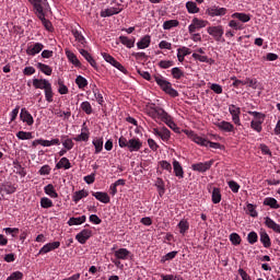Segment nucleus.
Listing matches in <instances>:
<instances>
[{
  "label": "nucleus",
  "mask_w": 280,
  "mask_h": 280,
  "mask_svg": "<svg viewBox=\"0 0 280 280\" xmlns=\"http://www.w3.org/2000/svg\"><path fill=\"white\" fill-rule=\"evenodd\" d=\"M153 78L158 86H160V89L166 93V95H170L171 97H178V91L172 88V82L164 79V77L161 74L154 75Z\"/></svg>",
  "instance_id": "1"
},
{
  "label": "nucleus",
  "mask_w": 280,
  "mask_h": 280,
  "mask_svg": "<svg viewBox=\"0 0 280 280\" xmlns=\"http://www.w3.org/2000/svg\"><path fill=\"white\" fill-rule=\"evenodd\" d=\"M114 250V257L115 259H112L113 264H115L117 267L121 266V261H128L130 257H132V253L128 250V248H119L115 249V247L112 248Z\"/></svg>",
  "instance_id": "2"
},
{
  "label": "nucleus",
  "mask_w": 280,
  "mask_h": 280,
  "mask_svg": "<svg viewBox=\"0 0 280 280\" xmlns=\"http://www.w3.org/2000/svg\"><path fill=\"white\" fill-rule=\"evenodd\" d=\"M166 113L167 112H165V109H163L162 107L155 106L154 104H152V106H149L147 109V115H149V117H151L155 121L156 119H160L162 121Z\"/></svg>",
  "instance_id": "3"
},
{
  "label": "nucleus",
  "mask_w": 280,
  "mask_h": 280,
  "mask_svg": "<svg viewBox=\"0 0 280 280\" xmlns=\"http://www.w3.org/2000/svg\"><path fill=\"white\" fill-rule=\"evenodd\" d=\"M184 132H185V135H187V137H189V139H191V141H194V143H197V145H201V148L209 147L208 139L198 136L196 132H194L191 130H185Z\"/></svg>",
  "instance_id": "4"
},
{
  "label": "nucleus",
  "mask_w": 280,
  "mask_h": 280,
  "mask_svg": "<svg viewBox=\"0 0 280 280\" xmlns=\"http://www.w3.org/2000/svg\"><path fill=\"white\" fill-rule=\"evenodd\" d=\"M207 32L214 38V40H217V43H220L222 40V36H224V27L222 25L209 26Z\"/></svg>",
  "instance_id": "5"
},
{
  "label": "nucleus",
  "mask_w": 280,
  "mask_h": 280,
  "mask_svg": "<svg viewBox=\"0 0 280 280\" xmlns=\"http://www.w3.org/2000/svg\"><path fill=\"white\" fill-rule=\"evenodd\" d=\"M213 163H215V161L210 160L207 162H199V163H195L191 165V171L192 172H200L201 174H205V172H209V170H211V167L213 166Z\"/></svg>",
  "instance_id": "6"
},
{
  "label": "nucleus",
  "mask_w": 280,
  "mask_h": 280,
  "mask_svg": "<svg viewBox=\"0 0 280 280\" xmlns=\"http://www.w3.org/2000/svg\"><path fill=\"white\" fill-rule=\"evenodd\" d=\"M207 25H209L208 21L194 18L191 24L188 26V32L189 34H194L197 30H202V27H207Z\"/></svg>",
  "instance_id": "7"
},
{
  "label": "nucleus",
  "mask_w": 280,
  "mask_h": 280,
  "mask_svg": "<svg viewBox=\"0 0 280 280\" xmlns=\"http://www.w3.org/2000/svg\"><path fill=\"white\" fill-rule=\"evenodd\" d=\"M226 12H229L226 8L218 5H212L206 10V14H208V16H224Z\"/></svg>",
  "instance_id": "8"
},
{
  "label": "nucleus",
  "mask_w": 280,
  "mask_h": 280,
  "mask_svg": "<svg viewBox=\"0 0 280 280\" xmlns=\"http://www.w3.org/2000/svg\"><path fill=\"white\" fill-rule=\"evenodd\" d=\"M143 148V142L139 138L128 140L127 149L129 152H139Z\"/></svg>",
  "instance_id": "9"
},
{
  "label": "nucleus",
  "mask_w": 280,
  "mask_h": 280,
  "mask_svg": "<svg viewBox=\"0 0 280 280\" xmlns=\"http://www.w3.org/2000/svg\"><path fill=\"white\" fill-rule=\"evenodd\" d=\"M58 248H60V242L55 241L47 243L39 249L38 255H47V253H51V250H56Z\"/></svg>",
  "instance_id": "10"
},
{
  "label": "nucleus",
  "mask_w": 280,
  "mask_h": 280,
  "mask_svg": "<svg viewBox=\"0 0 280 280\" xmlns=\"http://www.w3.org/2000/svg\"><path fill=\"white\" fill-rule=\"evenodd\" d=\"M240 84H242L243 86H246V84H247L250 89H257L258 81H257V79L247 78L244 81L233 82L232 86H234V89H240Z\"/></svg>",
  "instance_id": "11"
},
{
  "label": "nucleus",
  "mask_w": 280,
  "mask_h": 280,
  "mask_svg": "<svg viewBox=\"0 0 280 280\" xmlns=\"http://www.w3.org/2000/svg\"><path fill=\"white\" fill-rule=\"evenodd\" d=\"M20 119L23 124H27L28 126H34V116L27 110V108L23 107L20 113Z\"/></svg>",
  "instance_id": "12"
},
{
  "label": "nucleus",
  "mask_w": 280,
  "mask_h": 280,
  "mask_svg": "<svg viewBox=\"0 0 280 280\" xmlns=\"http://www.w3.org/2000/svg\"><path fill=\"white\" fill-rule=\"evenodd\" d=\"M91 235H93V232L84 229L75 235V240L79 242V244H86V242L91 240Z\"/></svg>",
  "instance_id": "13"
},
{
  "label": "nucleus",
  "mask_w": 280,
  "mask_h": 280,
  "mask_svg": "<svg viewBox=\"0 0 280 280\" xmlns=\"http://www.w3.org/2000/svg\"><path fill=\"white\" fill-rule=\"evenodd\" d=\"M222 132H235V126L226 120L214 124Z\"/></svg>",
  "instance_id": "14"
},
{
  "label": "nucleus",
  "mask_w": 280,
  "mask_h": 280,
  "mask_svg": "<svg viewBox=\"0 0 280 280\" xmlns=\"http://www.w3.org/2000/svg\"><path fill=\"white\" fill-rule=\"evenodd\" d=\"M259 237L264 248H270L272 246V241L270 240V235H268V232H266L265 229H260Z\"/></svg>",
  "instance_id": "15"
},
{
  "label": "nucleus",
  "mask_w": 280,
  "mask_h": 280,
  "mask_svg": "<svg viewBox=\"0 0 280 280\" xmlns=\"http://www.w3.org/2000/svg\"><path fill=\"white\" fill-rule=\"evenodd\" d=\"M45 49V45L40 43H35L34 45H28L26 48L27 56H36V54H40Z\"/></svg>",
  "instance_id": "16"
},
{
  "label": "nucleus",
  "mask_w": 280,
  "mask_h": 280,
  "mask_svg": "<svg viewBox=\"0 0 280 280\" xmlns=\"http://www.w3.org/2000/svg\"><path fill=\"white\" fill-rule=\"evenodd\" d=\"M35 14L39 19V21H42L45 30H47L48 32H51V30H54V25H51V22L45 18V10L35 12Z\"/></svg>",
  "instance_id": "17"
},
{
  "label": "nucleus",
  "mask_w": 280,
  "mask_h": 280,
  "mask_svg": "<svg viewBox=\"0 0 280 280\" xmlns=\"http://www.w3.org/2000/svg\"><path fill=\"white\" fill-rule=\"evenodd\" d=\"M31 4H33V8L35 12H42L44 10H47V0H28Z\"/></svg>",
  "instance_id": "18"
},
{
  "label": "nucleus",
  "mask_w": 280,
  "mask_h": 280,
  "mask_svg": "<svg viewBox=\"0 0 280 280\" xmlns=\"http://www.w3.org/2000/svg\"><path fill=\"white\" fill-rule=\"evenodd\" d=\"M162 121L171 128L174 132H180V129L178 126H176V122H174V119L170 116V114H164V117L162 118Z\"/></svg>",
  "instance_id": "19"
},
{
  "label": "nucleus",
  "mask_w": 280,
  "mask_h": 280,
  "mask_svg": "<svg viewBox=\"0 0 280 280\" xmlns=\"http://www.w3.org/2000/svg\"><path fill=\"white\" fill-rule=\"evenodd\" d=\"M51 83L47 79H33V86L34 89H40L45 91Z\"/></svg>",
  "instance_id": "20"
},
{
  "label": "nucleus",
  "mask_w": 280,
  "mask_h": 280,
  "mask_svg": "<svg viewBox=\"0 0 280 280\" xmlns=\"http://www.w3.org/2000/svg\"><path fill=\"white\" fill-rule=\"evenodd\" d=\"M265 225L267 229L273 231V233L280 234V224L275 222V220H272L270 217L265 218Z\"/></svg>",
  "instance_id": "21"
},
{
  "label": "nucleus",
  "mask_w": 280,
  "mask_h": 280,
  "mask_svg": "<svg viewBox=\"0 0 280 280\" xmlns=\"http://www.w3.org/2000/svg\"><path fill=\"white\" fill-rule=\"evenodd\" d=\"M173 172L177 178H185V171L178 160H173Z\"/></svg>",
  "instance_id": "22"
},
{
  "label": "nucleus",
  "mask_w": 280,
  "mask_h": 280,
  "mask_svg": "<svg viewBox=\"0 0 280 280\" xmlns=\"http://www.w3.org/2000/svg\"><path fill=\"white\" fill-rule=\"evenodd\" d=\"M65 54H66L69 62H71V65H73L74 67H78V68L82 67V62H80V59H78V56H75L73 54V51L66 49Z\"/></svg>",
  "instance_id": "23"
},
{
  "label": "nucleus",
  "mask_w": 280,
  "mask_h": 280,
  "mask_svg": "<svg viewBox=\"0 0 280 280\" xmlns=\"http://www.w3.org/2000/svg\"><path fill=\"white\" fill-rule=\"evenodd\" d=\"M124 11V8H109V9H105L104 11L101 12V16L103 19H106L108 16H115V14H119L120 12Z\"/></svg>",
  "instance_id": "24"
},
{
  "label": "nucleus",
  "mask_w": 280,
  "mask_h": 280,
  "mask_svg": "<svg viewBox=\"0 0 280 280\" xmlns=\"http://www.w3.org/2000/svg\"><path fill=\"white\" fill-rule=\"evenodd\" d=\"M92 196L96 198L100 202H103V205H108L110 202V197L108 196V192H102V191H96L92 192Z\"/></svg>",
  "instance_id": "25"
},
{
  "label": "nucleus",
  "mask_w": 280,
  "mask_h": 280,
  "mask_svg": "<svg viewBox=\"0 0 280 280\" xmlns=\"http://www.w3.org/2000/svg\"><path fill=\"white\" fill-rule=\"evenodd\" d=\"M71 34L75 38L77 43H79L82 47L86 46V38L82 35V32L78 31V28H72Z\"/></svg>",
  "instance_id": "26"
},
{
  "label": "nucleus",
  "mask_w": 280,
  "mask_h": 280,
  "mask_svg": "<svg viewBox=\"0 0 280 280\" xmlns=\"http://www.w3.org/2000/svg\"><path fill=\"white\" fill-rule=\"evenodd\" d=\"M86 222V215H81V217H72L68 220L67 224L68 226H78L80 224H84Z\"/></svg>",
  "instance_id": "27"
},
{
  "label": "nucleus",
  "mask_w": 280,
  "mask_h": 280,
  "mask_svg": "<svg viewBox=\"0 0 280 280\" xmlns=\"http://www.w3.org/2000/svg\"><path fill=\"white\" fill-rule=\"evenodd\" d=\"M262 205L265 207H270V209H280V205L279 201H277V199L272 198V197H266L264 199Z\"/></svg>",
  "instance_id": "28"
},
{
  "label": "nucleus",
  "mask_w": 280,
  "mask_h": 280,
  "mask_svg": "<svg viewBox=\"0 0 280 280\" xmlns=\"http://www.w3.org/2000/svg\"><path fill=\"white\" fill-rule=\"evenodd\" d=\"M150 43H152V38L150 35H145L137 43V47L138 49H148V47H150Z\"/></svg>",
  "instance_id": "29"
},
{
  "label": "nucleus",
  "mask_w": 280,
  "mask_h": 280,
  "mask_svg": "<svg viewBox=\"0 0 280 280\" xmlns=\"http://www.w3.org/2000/svg\"><path fill=\"white\" fill-rule=\"evenodd\" d=\"M211 200H212L213 205H220V202H222V192H221L220 188L214 187L212 189Z\"/></svg>",
  "instance_id": "30"
},
{
  "label": "nucleus",
  "mask_w": 280,
  "mask_h": 280,
  "mask_svg": "<svg viewBox=\"0 0 280 280\" xmlns=\"http://www.w3.org/2000/svg\"><path fill=\"white\" fill-rule=\"evenodd\" d=\"M35 67H36L37 69H39V71H40L42 73H44L45 75H51V73H54V69H51L50 66H47V65H45V63H43V62H37V63L35 65Z\"/></svg>",
  "instance_id": "31"
},
{
  "label": "nucleus",
  "mask_w": 280,
  "mask_h": 280,
  "mask_svg": "<svg viewBox=\"0 0 280 280\" xmlns=\"http://www.w3.org/2000/svg\"><path fill=\"white\" fill-rule=\"evenodd\" d=\"M171 74L173 80H183V78H185V71L178 67L172 68Z\"/></svg>",
  "instance_id": "32"
},
{
  "label": "nucleus",
  "mask_w": 280,
  "mask_h": 280,
  "mask_svg": "<svg viewBox=\"0 0 280 280\" xmlns=\"http://www.w3.org/2000/svg\"><path fill=\"white\" fill-rule=\"evenodd\" d=\"M92 93L94 94L97 104H100V106H104V94H102V92L100 91V89H97L96 85H94V88L92 89Z\"/></svg>",
  "instance_id": "33"
},
{
  "label": "nucleus",
  "mask_w": 280,
  "mask_h": 280,
  "mask_svg": "<svg viewBox=\"0 0 280 280\" xmlns=\"http://www.w3.org/2000/svg\"><path fill=\"white\" fill-rule=\"evenodd\" d=\"M81 56L86 59V61L93 67V69H97V62H95V59L93 56H91L86 50L81 49L80 50Z\"/></svg>",
  "instance_id": "34"
},
{
  "label": "nucleus",
  "mask_w": 280,
  "mask_h": 280,
  "mask_svg": "<svg viewBox=\"0 0 280 280\" xmlns=\"http://www.w3.org/2000/svg\"><path fill=\"white\" fill-rule=\"evenodd\" d=\"M248 115H252V117H254L252 121L257 124H264V121H266V114H261L259 112H248Z\"/></svg>",
  "instance_id": "35"
},
{
  "label": "nucleus",
  "mask_w": 280,
  "mask_h": 280,
  "mask_svg": "<svg viewBox=\"0 0 280 280\" xmlns=\"http://www.w3.org/2000/svg\"><path fill=\"white\" fill-rule=\"evenodd\" d=\"M232 19H236L241 23H248L250 21V14L235 12L232 14Z\"/></svg>",
  "instance_id": "36"
},
{
  "label": "nucleus",
  "mask_w": 280,
  "mask_h": 280,
  "mask_svg": "<svg viewBox=\"0 0 280 280\" xmlns=\"http://www.w3.org/2000/svg\"><path fill=\"white\" fill-rule=\"evenodd\" d=\"M57 170H71V162L67 158H61L60 161L56 164Z\"/></svg>",
  "instance_id": "37"
},
{
  "label": "nucleus",
  "mask_w": 280,
  "mask_h": 280,
  "mask_svg": "<svg viewBox=\"0 0 280 280\" xmlns=\"http://www.w3.org/2000/svg\"><path fill=\"white\" fill-rule=\"evenodd\" d=\"M88 196H89V191L82 189L73 194L72 200L73 202H75V205H78V201L82 200V198H86Z\"/></svg>",
  "instance_id": "38"
},
{
  "label": "nucleus",
  "mask_w": 280,
  "mask_h": 280,
  "mask_svg": "<svg viewBox=\"0 0 280 280\" xmlns=\"http://www.w3.org/2000/svg\"><path fill=\"white\" fill-rule=\"evenodd\" d=\"M75 84L81 91H84V89L89 86V80L82 75H78L75 79Z\"/></svg>",
  "instance_id": "39"
},
{
  "label": "nucleus",
  "mask_w": 280,
  "mask_h": 280,
  "mask_svg": "<svg viewBox=\"0 0 280 280\" xmlns=\"http://www.w3.org/2000/svg\"><path fill=\"white\" fill-rule=\"evenodd\" d=\"M186 10L189 14H198V12H200V8H198V4L194 1L186 2Z\"/></svg>",
  "instance_id": "40"
},
{
  "label": "nucleus",
  "mask_w": 280,
  "mask_h": 280,
  "mask_svg": "<svg viewBox=\"0 0 280 280\" xmlns=\"http://www.w3.org/2000/svg\"><path fill=\"white\" fill-rule=\"evenodd\" d=\"M44 191L47 196L50 198H58V192L56 191V188L52 184H48L44 187Z\"/></svg>",
  "instance_id": "41"
},
{
  "label": "nucleus",
  "mask_w": 280,
  "mask_h": 280,
  "mask_svg": "<svg viewBox=\"0 0 280 280\" xmlns=\"http://www.w3.org/2000/svg\"><path fill=\"white\" fill-rule=\"evenodd\" d=\"M94 148H95V154H100L102 150H104V140L102 138H95L92 141Z\"/></svg>",
  "instance_id": "42"
},
{
  "label": "nucleus",
  "mask_w": 280,
  "mask_h": 280,
  "mask_svg": "<svg viewBox=\"0 0 280 280\" xmlns=\"http://www.w3.org/2000/svg\"><path fill=\"white\" fill-rule=\"evenodd\" d=\"M119 40L121 43V45H125V47H127L128 49H132V47H135V38H128L127 36L121 35L119 37Z\"/></svg>",
  "instance_id": "43"
},
{
  "label": "nucleus",
  "mask_w": 280,
  "mask_h": 280,
  "mask_svg": "<svg viewBox=\"0 0 280 280\" xmlns=\"http://www.w3.org/2000/svg\"><path fill=\"white\" fill-rule=\"evenodd\" d=\"M61 141L66 150H73L74 143H73V140L69 138V136H61Z\"/></svg>",
  "instance_id": "44"
},
{
  "label": "nucleus",
  "mask_w": 280,
  "mask_h": 280,
  "mask_svg": "<svg viewBox=\"0 0 280 280\" xmlns=\"http://www.w3.org/2000/svg\"><path fill=\"white\" fill-rule=\"evenodd\" d=\"M80 108L85 113V115H93V106L89 101L82 102Z\"/></svg>",
  "instance_id": "45"
},
{
  "label": "nucleus",
  "mask_w": 280,
  "mask_h": 280,
  "mask_svg": "<svg viewBox=\"0 0 280 280\" xmlns=\"http://www.w3.org/2000/svg\"><path fill=\"white\" fill-rule=\"evenodd\" d=\"M155 186L158 188L160 198H163V196H165V182H163L161 178H158Z\"/></svg>",
  "instance_id": "46"
},
{
  "label": "nucleus",
  "mask_w": 280,
  "mask_h": 280,
  "mask_svg": "<svg viewBox=\"0 0 280 280\" xmlns=\"http://www.w3.org/2000/svg\"><path fill=\"white\" fill-rule=\"evenodd\" d=\"M44 93L46 102H48V104H51V102H54V89L51 88V84L44 90Z\"/></svg>",
  "instance_id": "47"
},
{
  "label": "nucleus",
  "mask_w": 280,
  "mask_h": 280,
  "mask_svg": "<svg viewBox=\"0 0 280 280\" xmlns=\"http://www.w3.org/2000/svg\"><path fill=\"white\" fill-rule=\"evenodd\" d=\"M171 137L172 132L170 131V129H167V127H162L160 131V139H162V141H167L168 139H171Z\"/></svg>",
  "instance_id": "48"
},
{
  "label": "nucleus",
  "mask_w": 280,
  "mask_h": 280,
  "mask_svg": "<svg viewBox=\"0 0 280 280\" xmlns=\"http://www.w3.org/2000/svg\"><path fill=\"white\" fill-rule=\"evenodd\" d=\"M178 229H179V233L182 235H185V233L187 231H189V222L187 220H182L179 221V223L177 224Z\"/></svg>",
  "instance_id": "49"
},
{
  "label": "nucleus",
  "mask_w": 280,
  "mask_h": 280,
  "mask_svg": "<svg viewBox=\"0 0 280 280\" xmlns=\"http://www.w3.org/2000/svg\"><path fill=\"white\" fill-rule=\"evenodd\" d=\"M180 22L178 20H168L163 23V30H172V27H178Z\"/></svg>",
  "instance_id": "50"
},
{
  "label": "nucleus",
  "mask_w": 280,
  "mask_h": 280,
  "mask_svg": "<svg viewBox=\"0 0 280 280\" xmlns=\"http://www.w3.org/2000/svg\"><path fill=\"white\" fill-rule=\"evenodd\" d=\"M40 207L42 209H51V207H54V201L47 197H43L40 199Z\"/></svg>",
  "instance_id": "51"
},
{
  "label": "nucleus",
  "mask_w": 280,
  "mask_h": 280,
  "mask_svg": "<svg viewBox=\"0 0 280 280\" xmlns=\"http://www.w3.org/2000/svg\"><path fill=\"white\" fill-rule=\"evenodd\" d=\"M230 242H232L233 246H240L242 244V236L234 232L230 234Z\"/></svg>",
  "instance_id": "52"
},
{
  "label": "nucleus",
  "mask_w": 280,
  "mask_h": 280,
  "mask_svg": "<svg viewBox=\"0 0 280 280\" xmlns=\"http://www.w3.org/2000/svg\"><path fill=\"white\" fill-rule=\"evenodd\" d=\"M16 137H18V139H20L21 141H27V140H30V139L33 138L32 132H30V131H19V132L16 133Z\"/></svg>",
  "instance_id": "53"
},
{
  "label": "nucleus",
  "mask_w": 280,
  "mask_h": 280,
  "mask_svg": "<svg viewBox=\"0 0 280 280\" xmlns=\"http://www.w3.org/2000/svg\"><path fill=\"white\" fill-rule=\"evenodd\" d=\"M258 241H259V235H257V232L252 231L247 234L248 244H257Z\"/></svg>",
  "instance_id": "54"
},
{
  "label": "nucleus",
  "mask_w": 280,
  "mask_h": 280,
  "mask_svg": "<svg viewBox=\"0 0 280 280\" xmlns=\"http://www.w3.org/2000/svg\"><path fill=\"white\" fill-rule=\"evenodd\" d=\"M174 65L173 60H161L158 62V67H160V69H170L174 67Z\"/></svg>",
  "instance_id": "55"
},
{
  "label": "nucleus",
  "mask_w": 280,
  "mask_h": 280,
  "mask_svg": "<svg viewBox=\"0 0 280 280\" xmlns=\"http://www.w3.org/2000/svg\"><path fill=\"white\" fill-rule=\"evenodd\" d=\"M229 27H232V30H235V31H242V30H244V24H242L241 22H238L236 20H231L229 22Z\"/></svg>",
  "instance_id": "56"
},
{
  "label": "nucleus",
  "mask_w": 280,
  "mask_h": 280,
  "mask_svg": "<svg viewBox=\"0 0 280 280\" xmlns=\"http://www.w3.org/2000/svg\"><path fill=\"white\" fill-rule=\"evenodd\" d=\"M176 255H178V252L167 253L161 258V264H165V261H172V259H174Z\"/></svg>",
  "instance_id": "57"
},
{
  "label": "nucleus",
  "mask_w": 280,
  "mask_h": 280,
  "mask_svg": "<svg viewBox=\"0 0 280 280\" xmlns=\"http://www.w3.org/2000/svg\"><path fill=\"white\" fill-rule=\"evenodd\" d=\"M229 113L230 115H232V117L237 116V115H242V109L240 107H237L236 105H230L229 106Z\"/></svg>",
  "instance_id": "58"
},
{
  "label": "nucleus",
  "mask_w": 280,
  "mask_h": 280,
  "mask_svg": "<svg viewBox=\"0 0 280 280\" xmlns=\"http://www.w3.org/2000/svg\"><path fill=\"white\" fill-rule=\"evenodd\" d=\"M58 85H59L58 93L60 95H67V93H69V88L65 85V82H62V80L58 81Z\"/></svg>",
  "instance_id": "59"
},
{
  "label": "nucleus",
  "mask_w": 280,
  "mask_h": 280,
  "mask_svg": "<svg viewBox=\"0 0 280 280\" xmlns=\"http://www.w3.org/2000/svg\"><path fill=\"white\" fill-rule=\"evenodd\" d=\"M38 174L40 176H49L51 174V166L47 164L42 166L40 170L38 171Z\"/></svg>",
  "instance_id": "60"
},
{
  "label": "nucleus",
  "mask_w": 280,
  "mask_h": 280,
  "mask_svg": "<svg viewBox=\"0 0 280 280\" xmlns=\"http://www.w3.org/2000/svg\"><path fill=\"white\" fill-rule=\"evenodd\" d=\"M5 235L16 237L19 235V228H4Z\"/></svg>",
  "instance_id": "61"
},
{
  "label": "nucleus",
  "mask_w": 280,
  "mask_h": 280,
  "mask_svg": "<svg viewBox=\"0 0 280 280\" xmlns=\"http://www.w3.org/2000/svg\"><path fill=\"white\" fill-rule=\"evenodd\" d=\"M228 185H229L231 191H233V194H237L240 191V184H237V182L230 180V182H228Z\"/></svg>",
  "instance_id": "62"
},
{
  "label": "nucleus",
  "mask_w": 280,
  "mask_h": 280,
  "mask_svg": "<svg viewBox=\"0 0 280 280\" xmlns=\"http://www.w3.org/2000/svg\"><path fill=\"white\" fill-rule=\"evenodd\" d=\"M210 91H213V93H217V95H222V85L218 84V83H212L210 85Z\"/></svg>",
  "instance_id": "63"
},
{
  "label": "nucleus",
  "mask_w": 280,
  "mask_h": 280,
  "mask_svg": "<svg viewBox=\"0 0 280 280\" xmlns=\"http://www.w3.org/2000/svg\"><path fill=\"white\" fill-rule=\"evenodd\" d=\"M261 122H255V120L250 121V128L252 130H255V132H261L264 130V127H261Z\"/></svg>",
  "instance_id": "64"
}]
</instances>
